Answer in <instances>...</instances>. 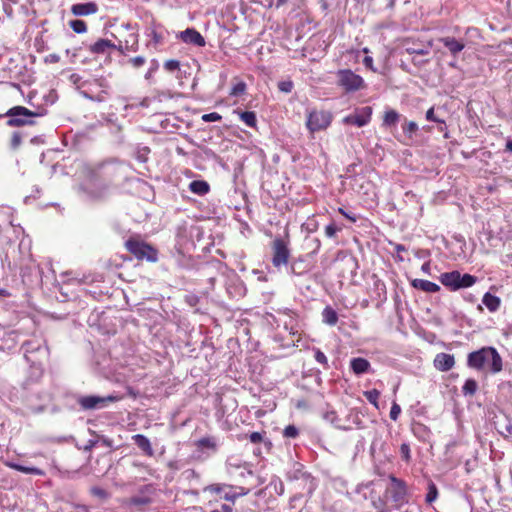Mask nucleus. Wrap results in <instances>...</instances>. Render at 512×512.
<instances>
[{
    "label": "nucleus",
    "instance_id": "c756f323",
    "mask_svg": "<svg viewBox=\"0 0 512 512\" xmlns=\"http://www.w3.org/2000/svg\"><path fill=\"white\" fill-rule=\"evenodd\" d=\"M322 320L329 326H334L338 322V314L331 306H326L322 311Z\"/></svg>",
    "mask_w": 512,
    "mask_h": 512
},
{
    "label": "nucleus",
    "instance_id": "4be33fe9",
    "mask_svg": "<svg viewBox=\"0 0 512 512\" xmlns=\"http://www.w3.org/2000/svg\"><path fill=\"white\" fill-rule=\"evenodd\" d=\"M444 108L438 107V108H430L426 112V119L431 122H436L439 124V130L444 131L446 129V119L444 117Z\"/></svg>",
    "mask_w": 512,
    "mask_h": 512
},
{
    "label": "nucleus",
    "instance_id": "a18cd8bd",
    "mask_svg": "<svg viewBox=\"0 0 512 512\" xmlns=\"http://www.w3.org/2000/svg\"><path fill=\"white\" fill-rule=\"evenodd\" d=\"M314 352V358L315 360L323 366L324 369L329 368L328 359L326 355L319 349V348H313Z\"/></svg>",
    "mask_w": 512,
    "mask_h": 512
},
{
    "label": "nucleus",
    "instance_id": "a211bd4d",
    "mask_svg": "<svg viewBox=\"0 0 512 512\" xmlns=\"http://www.w3.org/2000/svg\"><path fill=\"white\" fill-rule=\"evenodd\" d=\"M3 464L10 469H13L18 472L25 473V474H31V475H37V476L45 475V472L38 467L24 466L22 464L12 461V460H8V459L3 460Z\"/></svg>",
    "mask_w": 512,
    "mask_h": 512
},
{
    "label": "nucleus",
    "instance_id": "de8ad7c7",
    "mask_svg": "<svg viewBox=\"0 0 512 512\" xmlns=\"http://www.w3.org/2000/svg\"><path fill=\"white\" fill-rule=\"evenodd\" d=\"M302 264V260L300 259H295L293 260L289 266H287L288 268V273L290 275H302L303 271L299 269V266Z\"/></svg>",
    "mask_w": 512,
    "mask_h": 512
},
{
    "label": "nucleus",
    "instance_id": "f8f14e48",
    "mask_svg": "<svg viewBox=\"0 0 512 512\" xmlns=\"http://www.w3.org/2000/svg\"><path fill=\"white\" fill-rule=\"evenodd\" d=\"M390 487L388 488V493L391 496V499L395 503H403L405 501V497L407 495V485L405 481L395 477L393 474L389 475Z\"/></svg>",
    "mask_w": 512,
    "mask_h": 512
},
{
    "label": "nucleus",
    "instance_id": "bb28decb",
    "mask_svg": "<svg viewBox=\"0 0 512 512\" xmlns=\"http://www.w3.org/2000/svg\"><path fill=\"white\" fill-rule=\"evenodd\" d=\"M167 32L163 29H158L156 26H152L147 29L146 35L151 39L154 46L163 44L165 40V34Z\"/></svg>",
    "mask_w": 512,
    "mask_h": 512
},
{
    "label": "nucleus",
    "instance_id": "4d7b16f0",
    "mask_svg": "<svg viewBox=\"0 0 512 512\" xmlns=\"http://www.w3.org/2000/svg\"><path fill=\"white\" fill-rule=\"evenodd\" d=\"M222 119V116L217 112H211L208 114L202 115V120L204 122H217Z\"/></svg>",
    "mask_w": 512,
    "mask_h": 512
},
{
    "label": "nucleus",
    "instance_id": "7ed1b4c3",
    "mask_svg": "<svg viewBox=\"0 0 512 512\" xmlns=\"http://www.w3.org/2000/svg\"><path fill=\"white\" fill-rule=\"evenodd\" d=\"M109 187V182L101 175L99 169H88L79 189L86 199L97 201L107 196Z\"/></svg>",
    "mask_w": 512,
    "mask_h": 512
},
{
    "label": "nucleus",
    "instance_id": "ddd939ff",
    "mask_svg": "<svg viewBox=\"0 0 512 512\" xmlns=\"http://www.w3.org/2000/svg\"><path fill=\"white\" fill-rule=\"evenodd\" d=\"M91 81L100 90H99V92H97V96H93L94 98L89 96L90 94L87 91V93L84 94V98H86L90 101L99 102V103L106 101V99L109 96V90L111 88L109 81L103 76L93 78V79H91Z\"/></svg>",
    "mask_w": 512,
    "mask_h": 512
},
{
    "label": "nucleus",
    "instance_id": "7c9ffc66",
    "mask_svg": "<svg viewBox=\"0 0 512 512\" xmlns=\"http://www.w3.org/2000/svg\"><path fill=\"white\" fill-rule=\"evenodd\" d=\"M482 302L491 312L497 311L501 304V300L499 297L492 295L491 293L488 292L483 296Z\"/></svg>",
    "mask_w": 512,
    "mask_h": 512
},
{
    "label": "nucleus",
    "instance_id": "603ef678",
    "mask_svg": "<svg viewBox=\"0 0 512 512\" xmlns=\"http://www.w3.org/2000/svg\"><path fill=\"white\" fill-rule=\"evenodd\" d=\"M340 230V227L336 226L335 223L331 222L325 226V235L328 238H333Z\"/></svg>",
    "mask_w": 512,
    "mask_h": 512
},
{
    "label": "nucleus",
    "instance_id": "f257e3e1",
    "mask_svg": "<svg viewBox=\"0 0 512 512\" xmlns=\"http://www.w3.org/2000/svg\"><path fill=\"white\" fill-rule=\"evenodd\" d=\"M21 349L29 364L28 376L24 382V387L28 388V386L37 383L42 378L50 352L46 340L42 337H33L24 341Z\"/></svg>",
    "mask_w": 512,
    "mask_h": 512
},
{
    "label": "nucleus",
    "instance_id": "72a5a7b5",
    "mask_svg": "<svg viewBox=\"0 0 512 512\" xmlns=\"http://www.w3.org/2000/svg\"><path fill=\"white\" fill-rule=\"evenodd\" d=\"M265 432H252L243 437V439H249L253 444L263 443L267 448L271 447V442L265 439Z\"/></svg>",
    "mask_w": 512,
    "mask_h": 512
},
{
    "label": "nucleus",
    "instance_id": "37998d69",
    "mask_svg": "<svg viewBox=\"0 0 512 512\" xmlns=\"http://www.w3.org/2000/svg\"><path fill=\"white\" fill-rule=\"evenodd\" d=\"M305 473H307V471L304 470L303 465L297 463V464H295L294 470L288 473V478L290 480H294L298 483V481H301V479H302V477L300 475L305 474Z\"/></svg>",
    "mask_w": 512,
    "mask_h": 512
},
{
    "label": "nucleus",
    "instance_id": "6e6d98bb",
    "mask_svg": "<svg viewBox=\"0 0 512 512\" xmlns=\"http://www.w3.org/2000/svg\"><path fill=\"white\" fill-rule=\"evenodd\" d=\"M128 62L134 67V68H140L146 63V58L144 56H136L132 57L128 60Z\"/></svg>",
    "mask_w": 512,
    "mask_h": 512
},
{
    "label": "nucleus",
    "instance_id": "2eb2a0df",
    "mask_svg": "<svg viewBox=\"0 0 512 512\" xmlns=\"http://www.w3.org/2000/svg\"><path fill=\"white\" fill-rule=\"evenodd\" d=\"M177 37L186 44H191L196 47H204L206 45L205 38L195 28H187L181 31Z\"/></svg>",
    "mask_w": 512,
    "mask_h": 512
},
{
    "label": "nucleus",
    "instance_id": "09e8293b",
    "mask_svg": "<svg viewBox=\"0 0 512 512\" xmlns=\"http://www.w3.org/2000/svg\"><path fill=\"white\" fill-rule=\"evenodd\" d=\"M404 134L408 135L410 138L417 132L418 125L414 121H409L402 127Z\"/></svg>",
    "mask_w": 512,
    "mask_h": 512
},
{
    "label": "nucleus",
    "instance_id": "473e14b6",
    "mask_svg": "<svg viewBox=\"0 0 512 512\" xmlns=\"http://www.w3.org/2000/svg\"><path fill=\"white\" fill-rule=\"evenodd\" d=\"M226 290L227 293L233 298L241 297L244 295L245 292L243 284L238 279L233 280L231 284L227 286Z\"/></svg>",
    "mask_w": 512,
    "mask_h": 512
},
{
    "label": "nucleus",
    "instance_id": "680f3d73",
    "mask_svg": "<svg viewBox=\"0 0 512 512\" xmlns=\"http://www.w3.org/2000/svg\"><path fill=\"white\" fill-rule=\"evenodd\" d=\"M464 48V44L460 41L450 39V53L460 52Z\"/></svg>",
    "mask_w": 512,
    "mask_h": 512
},
{
    "label": "nucleus",
    "instance_id": "aec40b11",
    "mask_svg": "<svg viewBox=\"0 0 512 512\" xmlns=\"http://www.w3.org/2000/svg\"><path fill=\"white\" fill-rule=\"evenodd\" d=\"M300 476L302 479L298 481L297 485L310 498L317 488V480L309 472L301 474Z\"/></svg>",
    "mask_w": 512,
    "mask_h": 512
},
{
    "label": "nucleus",
    "instance_id": "c9c22d12",
    "mask_svg": "<svg viewBox=\"0 0 512 512\" xmlns=\"http://www.w3.org/2000/svg\"><path fill=\"white\" fill-rule=\"evenodd\" d=\"M198 448L201 449H210L212 451H216L217 449V440L215 437H203L196 442Z\"/></svg>",
    "mask_w": 512,
    "mask_h": 512
},
{
    "label": "nucleus",
    "instance_id": "69168bd1",
    "mask_svg": "<svg viewBox=\"0 0 512 512\" xmlns=\"http://www.w3.org/2000/svg\"><path fill=\"white\" fill-rule=\"evenodd\" d=\"M251 488H245V487H242V486H237V487H234L233 486V493L234 495H236V499L240 496H245L247 495L250 491H251Z\"/></svg>",
    "mask_w": 512,
    "mask_h": 512
},
{
    "label": "nucleus",
    "instance_id": "c03bdc74",
    "mask_svg": "<svg viewBox=\"0 0 512 512\" xmlns=\"http://www.w3.org/2000/svg\"><path fill=\"white\" fill-rule=\"evenodd\" d=\"M246 88H247L246 83L243 81H239L232 86L229 95L232 97L241 96L245 93Z\"/></svg>",
    "mask_w": 512,
    "mask_h": 512
},
{
    "label": "nucleus",
    "instance_id": "423d86ee",
    "mask_svg": "<svg viewBox=\"0 0 512 512\" xmlns=\"http://www.w3.org/2000/svg\"><path fill=\"white\" fill-rule=\"evenodd\" d=\"M337 83L348 93L365 88L364 79L350 69H341L337 72Z\"/></svg>",
    "mask_w": 512,
    "mask_h": 512
},
{
    "label": "nucleus",
    "instance_id": "4c0bfd02",
    "mask_svg": "<svg viewBox=\"0 0 512 512\" xmlns=\"http://www.w3.org/2000/svg\"><path fill=\"white\" fill-rule=\"evenodd\" d=\"M438 497V489L433 481H428L427 493L425 496V502L427 504L433 503Z\"/></svg>",
    "mask_w": 512,
    "mask_h": 512
},
{
    "label": "nucleus",
    "instance_id": "4468645a",
    "mask_svg": "<svg viewBox=\"0 0 512 512\" xmlns=\"http://www.w3.org/2000/svg\"><path fill=\"white\" fill-rule=\"evenodd\" d=\"M477 278L470 274H461L458 271L450 272V290L471 287L476 283Z\"/></svg>",
    "mask_w": 512,
    "mask_h": 512
},
{
    "label": "nucleus",
    "instance_id": "412c9836",
    "mask_svg": "<svg viewBox=\"0 0 512 512\" xmlns=\"http://www.w3.org/2000/svg\"><path fill=\"white\" fill-rule=\"evenodd\" d=\"M98 6L95 2L77 3L71 7V12L75 16H87L97 13Z\"/></svg>",
    "mask_w": 512,
    "mask_h": 512
},
{
    "label": "nucleus",
    "instance_id": "a878e982",
    "mask_svg": "<svg viewBox=\"0 0 512 512\" xmlns=\"http://www.w3.org/2000/svg\"><path fill=\"white\" fill-rule=\"evenodd\" d=\"M240 120L250 128H257V117L254 111H242L239 109L234 110Z\"/></svg>",
    "mask_w": 512,
    "mask_h": 512
},
{
    "label": "nucleus",
    "instance_id": "6e6552de",
    "mask_svg": "<svg viewBox=\"0 0 512 512\" xmlns=\"http://www.w3.org/2000/svg\"><path fill=\"white\" fill-rule=\"evenodd\" d=\"M272 264L276 268L282 266H288L290 258V249L288 247V241L280 237H276L272 242Z\"/></svg>",
    "mask_w": 512,
    "mask_h": 512
},
{
    "label": "nucleus",
    "instance_id": "5701e85b",
    "mask_svg": "<svg viewBox=\"0 0 512 512\" xmlns=\"http://www.w3.org/2000/svg\"><path fill=\"white\" fill-rule=\"evenodd\" d=\"M132 440L145 455L149 457H152L154 455V450L152 448L150 440L145 435L135 434L132 436Z\"/></svg>",
    "mask_w": 512,
    "mask_h": 512
},
{
    "label": "nucleus",
    "instance_id": "9d476101",
    "mask_svg": "<svg viewBox=\"0 0 512 512\" xmlns=\"http://www.w3.org/2000/svg\"><path fill=\"white\" fill-rule=\"evenodd\" d=\"M20 275L24 284L32 285L41 280V271L35 260L29 258L20 266Z\"/></svg>",
    "mask_w": 512,
    "mask_h": 512
},
{
    "label": "nucleus",
    "instance_id": "ea45409f",
    "mask_svg": "<svg viewBox=\"0 0 512 512\" xmlns=\"http://www.w3.org/2000/svg\"><path fill=\"white\" fill-rule=\"evenodd\" d=\"M478 388V384L474 379H467L462 387L465 396H473Z\"/></svg>",
    "mask_w": 512,
    "mask_h": 512
},
{
    "label": "nucleus",
    "instance_id": "393cba45",
    "mask_svg": "<svg viewBox=\"0 0 512 512\" xmlns=\"http://www.w3.org/2000/svg\"><path fill=\"white\" fill-rule=\"evenodd\" d=\"M188 188L190 192L198 196H205L211 190L210 184L205 180H193L189 183Z\"/></svg>",
    "mask_w": 512,
    "mask_h": 512
},
{
    "label": "nucleus",
    "instance_id": "e433bc0d",
    "mask_svg": "<svg viewBox=\"0 0 512 512\" xmlns=\"http://www.w3.org/2000/svg\"><path fill=\"white\" fill-rule=\"evenodd\" d=\"M434 366L439 371H448V354L439 353L434 359Z\"/></svg>",
    "mask_w": 512,
    "mask_h": 512
},
{
    "label": "nucleus",
    "instance_id": "9b49d317",
    "mask_svg": "<svg viewBox=\"0 0 512 512\" xmlns=\"http://www.w3.org/2000/svg\"><path fill=\"white\" fill-rule=\"evenodd\" d=\"M371 116L372 108L370 106H365L359 110H356L355 113L345 116L342 121L347 125L364 127L371 121Z\"/></svg>",
    "mask_w": 512,
    "mask_h": 512
},
{
    "label": "nucleus",
    "instance_id": "0e129e2a",
    "mask_svg": "<svg viewBox=\"0 0 512 512\" xmlns=\"http://www.w3.org/2000/svg\"><path fill=\"white\" fill-rule=\"evenodd\" d=\"M185 302L189 306L195 307L200 302V297L198 295H196V294H188V295L185 296Z\"/></svg>",
    "mask_w": 512,
    "mask_h": 512
},
{
    "label": "nucleus",
    "instance_id": "f3484780",
    "mask_svg": "<svg viewBox=\"0 0 512 512\" xmlns=\"http://www.w3.org/2000/svg\"><path fill=\"white\" fill-rule=\"evenodd\" d=\"M195 231H199V227L195 225H188L186 222L178 225L176 228V239L180 245H185Z\"/></svg>",
    "mask_w": 512,
    "mask_h": 512
},
{
    "label": "nucleus",
    "instance_id": "b1692460",
    "mask_svg": "<svg viewBox=\"0 0 512 512\" xmlns=\"http://www.w3.org/2000/svg\"><path fill=\"white\" fill-rule=\"evenodd\" d=\"M210 490L220 495L227 501H235L236 495L233 493V486L227 484H214L210 486Z\"/></svg>",
    "mask_w": 512,
    "mask_h": 512
},
{
    "label": "nucleus",
    "instance_id": "3c124183",
    "mask_svg": "<svg viewBox=\"0 0 512 512\" xmlns=\"http://www.w3.org/2000/svg\"><path fill=\"white\" fill-rule=\"evenodd\" d=\"M243 464L240 462H233L229 459L226 463L227 471L230 475H235L238 470L242 468Z\"/></svg>",
    "mask_w": 512,
    "mask_h": 512
},
{
    "label": "nucleus",
    "instance_id": "2f4dec72",
    "mask_svg": "<svg viewBox=\"0 0 512 512\" xmlns=\"http://www.w3.org/2000/svg\"><path fill=\"white\" fill-rule=\"evenodd\" d=\"M400 119V114L393 109L386 110L383 117L382 126L384 127H394L397 125Z\"/></svg>",
    "mask_w": 512,
    "mask_h": 512
},
{
    "label": "nucleus",
    "instance_id": "20e7f679",
    "mask_svg": "<svg viewBox=\"0 0 512 512\" xmlns=\"http://www.w3.org/2000/svg\"><path fill=\"white\" fill-rule=\"evenodd\" d=\"M45 109L32 111L23 106H14L6 112V116L9 117L7 125L9 127H21L25 125H33L35 122L32 120L33 117H41L46 115Z\"/></svg>",
    "mask_w": 512,
    "mask_h": 512
},
{
    "label": "nucleus",
    "instance_id": "1a4fd4ad",
    "mask_svg": "<svg viewBox=\"0 0 512 512\" xmlns=\"http://www.w3.org/2000/svg\"><path fill=\"white\" fill-rule=\"evenodd\" d=\"M332 121V114L328 111L313 110L307 116V129L314 133L328 128Z\"/></svg>",
    "mask_w": 512,
    "mask_h": 512
},
{
    "label": "nucleus",
    "instance_id": "8fccbe9b",
    "mask_svg": "<svg viewBox=\"0 0 512 512\" xmlns=\"http://www.w3.org/2000/svg\"><path fill=\"white\" fill-rule=\"evenodd\" d=\"M299 435V429L295 425H288L283 430V436L286 438H296Z\"/></svg>",
    "mask_w": 512,
    "mask_h": 512
},
{
    "label": "nucleus",
    "instance_id": "338daca9",
    "mask_svg": "<svg viewBox=\"0 0 512 512\" xmlns=\"http://www.w3.org/2000/svg\"><path fill=\"white\" fill-rule=\"evenodd\" d=\"M44 100L47 105H53L57 100L56 92L50 91L47 95L44 96Z\"/></svg>",
    "mask_w": 512,
    "mask_h": 512
},
{
    "label": "nucleus",
    "instance_id": "79ce46f5",
    "mask_svg": "<svg viewBox=\"0 0 512 512\" xmlns=\"http://www.w3.org/2000/svg\"><path fill=\"white\" fill-rule=\"evenodd\" d=\"M365 398L372 404L375 408H379L378 399L380 397V391L377 389H371L364 392Z\"/></svg>",
    "mask_w": 512,
    "mask_h": 512
},
{
    "label": "nucleus",
    "instance_id": "dca6fc26",
    "mask_svg": "<svg viewBox=\"0 0 512 512\" xmlns=\"http://www.w3.org/2000/svg\"><path fill=\"white\" fill-rule=\"evenodd\" d=\"M110 49H116L120 53H124L123 45L116 46L114 43H112L108 39H103V38L98 39L95 43H93L89 46V51L92 54H96V55L106 54V53H108V51Z\"/></svg>",
    "mask_w": 512,
    "mask_h": 512
},
{
    "label": "nucleus",
    "instance_id": "6ab92c4d",
    "mask_svg": "<svg viewBox=\"0 0 512 512\" xmlns=\"http://www.w3.org/2000/svg\"><path fill=\"white\" fill-rule=\"evenodd\" d=\"M350 369L357 376L373 372L370 362L362 357L352 358L350 360Z\"/></svg>",
    "mask_w": 512,
    "mask_h": 512
},
{
    "label": "nucleus",
    "instance_id": "f03ea898",
    "mask_svg": "<svg viewBox=\"0 0 512 512\" xmlns=\"http://www.w3.org/2000/svg\"><path fill=\"white\" fill-rule=\"evenodd\" d=\"M469 367L497 374L503 369V362L500 354L494 347H483L477 351L471 352L468 355Z\"/></svg>",
    "mask_w": 512,
    "mask_h": 512
},
{
    "label": "nucleus",
    "instance_id": "f704fd0d",
    "mask_svg": "<svg viewBox=\"0 0 512 512\" xmlns=\"http://www.w3.org/2000/svg\"><path fill=\"white\" fill-rule=\"evenodd\" d=\"M405 50L411 56H425L429 53V47L421 44L406 45Z\"/></svg>",
    "mask_w": 512,
    "mask_h": 512
},
{
    "label": "nucleus",
    "instance_id": "cd10ccee",
    "mask_svg": "<svg viewBox=\"0 0 512 512\" xmlns=\"http://www.w3.org/2000/svg\"><path fill=\"white\" fill-rule=\"evenodd\" d=\"M412 285L417 289L429 293L437 292L440 289V287L436 283L424 279H415L413 280Z\"/></svg>",
    "mask_w": 512,
    "mask_h": 512
},
{
    "label": "nucleus",
    "instance_id": "052dcab7",
    "mask_svg": "<svg viewBox=\"0 0 512 512\" xmlns=\"http://www.w3.org/2000/svg\"><path fill=\"white\" fill-rule=\"evenodd\" d=\"M21 141V134L19 132H13L10 143L11 149L16 150L20 146Z\"/></svg>",
    "mask_w": 512,
    "mask_h": 512
},
{
    "label": "nucleus",
    "instance_id": "a19ab883",
    "mask_svg": "<svg viewBox=\"0 0 512 512\" xmlns=\"http://www.w3.org/2000/svg\"><path fill=\"white\" fill-rule=\"evenodd\" d=\"M69 26L77 34H82L87 31V24L83 20H79V19L71 20L69 22Z\"/></svg>",
    "mask_w": 512,
    "mask_h": 512
},
{
    "label": "nucleus",
    "instance_id": "e2e57ef3",
    "mask_svg": "<svg viewBox=\"0 0 512 512\" xmlns=\"http://www.w3.org/2000/svg\"><path fill=\"white\" fill-rule=\"evenodd\" d=\"M400 454L404 461L409 462L411 456H410V447L407 443L401 444Z\"/></svg>",
    "mask_w": 512,
    "mask_h": 512
},
{
    "label": "nucleus",
    "instance_id": "864d4df0",
    "mask_svg": "<svg viewBox=\"0 0 512 512\" xmlns=\"http://www.w3.org/2000/svg\"><path fill=\"white\" fill-rule=\"evenodd\" d=\"M293 87H294V84L291 80H284V81H280L278 83V89L284 93H290L292 91Z\"/></svg>",
    "mask_w": 512,
    "mask_h": 512
},
{
    "label": "nucleus",
    "instance_id": "49530a36",
    "mask_svg": "<svg viewBox=\"0 0 512 512\" xmlns=\"http://www.w3.org/2000/svg\"><path fill=\"white\" fill-rule=\"evenodd\" d=\"M324 419L328 422H330L331 424H333L334 426H336L337 428L339 429H344L340 424H339V419H338V416H337V413L334 411V410H330V411H327L324 413L323 415Z\"/></svg>",
    "mask_w": 512,
    "mask_h": 512
},
{
    "label": "nucleus",
    "instance_id": "58836bf2",
    "mask_svg": "<svg viewBox=\"0 0 512 512\" xmlns=\"http://www.w3.org/2000/svg\"><path fill=\"white\" fill-rule=\"evenodd\" d=\"M69 81L76 87L80 94L81 90L88 86V80H83L82 76L78 73H72L69 76Z\"/></svg>",
    "mask_w": 512,
    "mask_h": 512
},
{
    "label": "nucleus",
    "instance_id": "39448f33",
    "mask_svg": "<svg viewBox=\"0 0 512 512\" xmlns=\"http://www.w3.org/2000/svg\"><path fill=\"white\" fill-rule=\"evenodd\" d=\"M126 249L138 260L156 262L158 260V250L151 244L136 238H129L125 242Z\"/></svg>",
    "mask_w": 512,
    "mask_h": 512
},
{
    "label": "nucleus",
    "instance_id": "bf43d9fd",
    "mask_svg": "<svg viewBox=\"0 0 512 512\" xmlns=\"http://www.w3.org/2000/svg\"><path fill=\"white\" fill-rule=\"evenodd\" d=\"M401 413V407L396 402L392 403L391 409H390V418L393 421H396L399 418V415Z\"/></svg>",
    "mask_w": 512,
    "mask_h": 512
},
{
    "label": "nucleus",
    "instance_id": "774afa93",
    "mask_svg": "<svg viewBox=\"0 0 512 512\" xmlns=\"http://www.w3.org/2000/svg\"><path fill=\"white\" fill-rule=\"evenodd\" d=\"M158 69V62L153 59L151 61V66L149 68V70L147 71V73L145 74V78L146 79H150L153 75V73Z\"/></svg>",
    "mask_w": 512,
    "mask_h": 512
},
{
    "label": "nucleus",
    "instance_id": "5fc2aeb1",
    "mask_svg": "<svg viewBox=\"0 0 512 512\" xmlns=\"http://www.w3.org/2000/svg\"><path fill=\"white\" fill-rule=\"evenodd\" d=\"M164 68L169 71V72H174L176 70H179L180 69V62L178 60H175V59H170V60H167L165 63H164Z\"/></svg>",
    "mask_w": 512,
    "mask_h": 512
},
{
    "label": "nucleus",
    "instance_id": "0eeeda50",
    "mask_svg": "<svg viewBox=\"0 0 512 512\" xmlns=\"http://www.w3.org/2000/svg\"><path fill=\"white\" fill-rule=\"evenodd\" d=\"M121 398V396L113 394L108 396L86 395L80 396L77 402L83 410H96L103 409L108 406V403L117 402Z\"/></svg>",
    "mask_w": 512,
    "mask_h": 512
},
{
    "label": "nucleus",
    "instance_id": "c85d7f7f",
    "mask_svg": "<svg viewBox=\"0 0 512 512\" xmlns=\"http://www.w3.org/2000/svg\"><path fill=\"white\" fill-rule=\"evenodd\" d=\"M235 476H239L243 479L249 478L252 479L250 486L256 487L259 483V478L254 475L253 471L250 469L249 465L247 463H244L242 468L238 470L235 474Z\"/></svg>",
    "mask_w": 512,
    "mask_h": 512
},
{
    "label": "nucleus",
    "instance_id": "13d9d810",
    "mask_svg": "<svg viewBox=\"0 0 512 512\" xmlns=\"http://www.w3.org/2000/svg\"><path fill=\"white\" fill-rule=\"evenodd\" d=\"M87 84L88 86L84 87V89L81 90V96L84 97V94L88 91L90 94L89 96L94 98L93 96H97V92L95 90L96 86L93 84L91 80H88Z\"/></svg>",
    "mask_w": 512,
    "mask_h": 512
}]
</instances>
